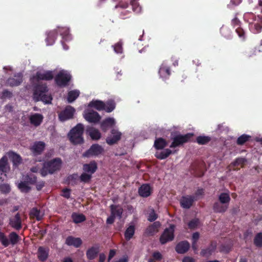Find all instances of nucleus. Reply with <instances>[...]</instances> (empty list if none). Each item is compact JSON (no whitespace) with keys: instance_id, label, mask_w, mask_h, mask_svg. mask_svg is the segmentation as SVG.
I'll return each mask as SVG.
<instances>
[{"instance_id":"dca6fc26","label":"nucleus","mask_w":262,"mask_h":262,"mask_svg":"<svg viewBox=\"0 0 262 262\" xmlns=\"http://www.w3.org/2000/svg\"><path fill=\"white\" fill-rule=\"evenodd\" d=\"M152 192V188L149 184L142 185L138 189V193L140 196L142 198H147Z\"/></svg>"},{"instance_id":"09e8293b","label":"nucleus","mask_w":262,"mask_h":262,"mask_svg":"<svg viewBox=\"0 0 262 262\" xmlns=\"http://www.w3.org/2000/svg\"><path fill=\"white\" fill-rule=\"evenodd\" d=\"M257 51L259 52H261V50L260 49L257 50L256 48L250 49L245 52V55L246 57L247 58H250L256 56Z\"/></svg>"},{"instance_id":"ea45409f","label":"nucleus","mask_w":262,"mask_h":262,"mask_svg":"<svg viewBox=\"0 0 262 262\" xmlns=\"http://www.w3.org/2000/svg\"><path fill=\"white\" fill-rule=\"evenodd\" d=\"M135 228L134 225H130L125 230L124 237L126 241L130 240L135 234Z\"/></svg>"},{"instance_id":"7c9ffc66","label":"nucleus","mask_w":262,"mask_h":262,"mask_svg":"<svg viewBox=\"0 0 262 262\" xmlns=\"http://www.w3.org/2000/svg\"><path fill=\"white\" fill-rule=\"evenodd\" d=\"M89 106L91 107H94L97 110L100 111L104 110L105 106V103L100 100H94L91 101L89 104Z\"/></svg>"},{"instance_id":"4468645a","label":"nucleus","mask_w":262,"mask_h":262,"mask_svg":"<svg viewBox=\"0 0 262 262\" xmlns=\"http://www.w3.org/2000/svg\"><path fill=\"white\" fill-rule=\"evenodd\" d=\"M84 119L90 123H98L100 119L101 116L95 111H91L84 115Z\"/></svg>"},{"instance_id":"3c124183","label":"nucleus","mask_w":262,"mask_h":262,"mask_svg":"<svg viewBox=\"0 0 262 262\" xmlns=\"http://www.w3.org/2000/svg\"><path fill=\"white\" fill-rule=\"evenodd\" d=\"M116 104L113 100H110L106 102L105 104V110L107 113L112 112L115 108Z\"/></svg>"},{"instance_id":"a211bd4d","label":"nucleus","mask_w":262,"mask_h":262,"mask_svg":"<svg viewBox=\"0 0 262 262\" xmlns=\"http://www.w3.org/2000/svg\"><path fill=\"white\" fill-rule=\"evenodd\" d=\"M216 248V242L211 241L209 246L201 250L200 254L203 257H208L212 255Z\"/></svg>"},{"instance_id":"a878e982","label":"nucleus","mask_w":262,"mask_h":262,"mask_svg":"<svg viewBox=\"0 0 262 262\" xmlns=\"http://www.w3.org/2000/svg\"><path fill=\"white\" fill-rule=\"evenodd\" d=\"M43 119L42 115L38 113H35L30 116L29 120L31 124L35 126H38L42 123Z\"/></svg>"},{"instance_id":"e2e57ef3","label":"nucleus","mask_w":262,"mask_h":262,"mask_svg":"<svg viewBox=\"0 0 262 262\" xmlns=\"http://www.w3.org/2000/svg\"><path fill=\"white\" fill-rule=\"evenodd\" d=\"M246 161V160L244 158H237L233 163L232 164L233 166H238L241 165V166H243V165L244 164L245 162Z\"/></svg>"},{"instance_id":"58836bf2","label":"nucleus","mask_w":262,"mask_h":262,"mask_svg":"<svg viewBox=\"0 0 262 262\" xmlns=\"http://www.w3.org/2000/svg\"><path fill=\"white\" fill-rule=\"evenodd\" d=\"M30 216L31 219L35 218L37 221H41L42 219V215H40V211L37 208H33L30 212Z\"/></svg>"},{"instance_id":"9d476101","label":"nucleus","mask_w":262,"mask_h":262,"mask_svg":"<svg viewBox=\"0 0 262 262\" xmlns=\"http://www.w3.org/2000/svg\"><path fill=\"white\" fill-rule=\"evenodd\" d=\"M54 78V74L52 71H46L43 72L41 71H37L35 75L32 77L33 80L37 81L39 80H46L49 81L53 79Z\"/></svg>"},{"instance_id":"5701e85b","label":"nucleus","mask_w":262,"mask_h":262,"mask_svg":"<svg viewBox=\"0 0 262 262\" xmlns=\"http://www.w3.org/2000/svg\"><path fill=\"white\" fill-rule=\"evenodd\" d=\"M98 168L97 164L95 161H91L89 163L83 165V170L84 172L91 174L95 173Z\"/></svg>"},{"instance_id":"f8f14e48","label":"nucleus","mask_w":262,"mask_h":262,"mask_svg":"<svg viewBox=\"0 0 262 262\" xmlns=\"http://www.w3.org/2000/svg\"><path fill=\"white\" fill-rule=\"evenodd\" d=\"M23 81V75L18 73L15 74L13 77H10L7 80L8 84L11 87L19 85Z\"/></svg>"},{"instance_id":"79ce46f5","label":"nucleus","mask_w":262,"mask_h":262,"mask_svg":"<svg viewBox=\"0 0 262 262\" xmlns=\"http://www.w3.org/2000/svg\"><path fill=\"white\" fill-rule=\"evenodd\" d=\"M72 219L75 223H80L86 220V217L83 214H78L76 213H73L72 214Z\"/></svg>"},{"instance_id":"6e6d98bb","label":"nucleus","mask_w":262,"mask_h":262,"mask_svg":"<svg viewBox=\"0 0 262 262\" xmlns=\"http://www.w3.org/2000/svg\"><path fill=\"white\" fill-rule=\"evenodd\" d=\"M235 32L238 35V37L243 41H244L246 39V32L241 27H238L235 29Z\"/></svg>"},{"instance_id":"864d4df0","label":"nucleus","mask_w":262,"mask_h":262,"mask_svg":"<svg viewBox=\"0 0 262 262\" xmlns=\"http://www.w3.org/2000/svg\"><path fill=\"white\" fill-rule=\"evenodd\" d=\"M220 32L225 38L229 39L231 37V31L226 27H222L220 29Z\"/></svg>"},{"instance_id":"bb28decb","label":"nucleus","mask_w":262,"mask_h":262,"mask_svg":"<svg viewBox=\"0 0 262 262\" xmlns=\"http://www.w3.org/2000/svg\"><path fill=\"white\" fill-rule=\"evenodd\" d=\"M228 207L227 205L217 201L213 204L212 209L215 213H223L227 210Z\"/></svg>"},{"instance_id":"20e7f679","label":"nucleus","mask_w":262,"mask_h":262,"mask_svg":"<svg viewBox=\"0 0 262 262\" xmlns=\"http://www.w3.org/2000/svg\"><path fill=\"white\" fill-rule=\"evenodd\" d=\"M62 164V160L59 158H56L44 163L43 167L41 170L42 176H46L48 173L53 174L56 171L59 170Z\"/></svg>"},{"instance_id":"aec40b11","label":"nucleus","mask_w":262,"mask_h":262,"mask_svg":"<svg viewBox=\"0 0 262 262\" xmlns=\"http://www.w3.org/2000/svg\"><path fill=\"white\" fill-rule=\"evenodd\" d=\"M65 243L68 246H72L75 248H79L82 245V241L79 237H75L73 236H69L67 237Z\"/></svg>"},{"instance_id":"49530a36","label":"nucleus","mask_w":262,"mask_h":262,"mask_svg":"<svg viewBox=\"0 0 262 262\" xmlns=\"http://www.w3.org/2000/svg\"><path fill=\"white\" fill-rule=\"evenodd\" d=\"M92 176L91 174L83 172L79 177V180L81 182L84 183H89L92 179Z\"/></svg>"},{"instance_id":"a19ab883","label":"nucleus","mask_w":262,"mask_h":262,"mask_svg":"<svg viewBox=\"0 0 262 262\" xmlns=\"http://www.w3.org/2000/svg\"><path fill=\"white\" fill-rule=\"evenodd\" d=\"M18 188L22 192L27 193L31 190V187L29 186L28 183L24 180V181H21L18 184Z\"/></svg>"},{"instance_id":"39448f33","label":"nucleus","mask_w":262,"mask_h":262,"mask_svg":"<svg viewBox=\"0 0 262 262\" xmlns=\"http://www.w3.org/2000/svg\"><path fill=\"white\" fill-rule=\"evenodd\" d=\"M194 136L193 133H187L185 135H177L172 138V142L169 146L171 148H174L188 142Z\"/></svg>"},{"instance_id":"0eeeda50","label":"nucleus","mask_w":262,"mask_h":262,"mask_svg":"<svg viewBox=\"0 0 262 262\" xmlns=\"http://www.w3.org/2000/svg\"><path fill=\"white\" fill-rule=\"evenodd\" d=\"M175 225L171 224L168 228H166L160 237V242L164 245L167 242L173 241L174 239V232Z\"/></svg>"},{"instance_id":"e433bc0d","label":"nucleus","mask_w":262,"mask_h":262,"mask_svg":"<svg viewBox=\"0 0 262 262\" xmlns=\"http://www.w3.org/2000/svg\"><path fill=\"white\" fill-rule=\"evenodd\" d=\"M89 134L93 140H97L101 137V134L98 129L90 127L88 129Z\"/></svg>"},{"instance_id":"473e14b6","label":"nucleus","mask_w":262,"mask_h":262,"mask_svg":"<svg viewBox=\"0 0 262 262\" xmlns=\"http://www.w3.org/2000/svg\"><path fill=\"white\" fill-rule=\"evenodd\" d=\"M111 214L114 215L115 217L118 216L121 217L123 213V209L116 205H111L110 206Z\"/></svg>"},{"instance_id":"052dcab7","label":"nucleus","mask_w":262,"mask_h":262,"mask_svg":"<svg viewBox=\"0 0 262 262\" xmlns=\"http://www.w3.org/2000/svg\"><path fill=\"white\" fill-rule=\"evenodd\" d=\"M138 0H132L130 1V5L132 6L133 10L135 12H138L141 10V7L137 2Z\"/></svg>"},{"instance_id":"de8ad7c7","label":"nucleus","mask_w":262,"mask_h":262,"mask_svg":"<svg viewBox=\"0 0 262 262\" xmlns=\"http://www.w3.org/2000/svg\"><path fill=\"white\" fill-rule=\"evenodd\" d=\"M24 180L28 184L34 185L37 182V177L34 174H27Z\"/></svg>"},{"instance_id":"338daca9","label":"nucleus","mask_w":262,"mask_h":262,"mask_svg":"<svg viewBox=\"0 0 262 262\" xmlns=\"http://www.w3.org/2000/svg\"><path fill=\"white\" fill-rule=\"evenodd\" d=\"M71 189L68 188H66L62 189V194L61 195L66 198V199H69L70 198L71 195Z\"/></svg>"},{"instance_id":"9b49d317","label":"nucleus","mask_w":262,"mask_h":262,"mask_svg":"<svg viewBox=\"0 0 262 262\" xmlns=\"http://www.w3.org/2000/svg\"><path fill=\"white\" fill-rule=\"evenodd\" d=\"M111 133V135L106 138V142L110 145H113L121 139L122 134L115 128H113Z\"/></svg>"},{"instance_id":"c756f323","label":"nucleus","mask_w":262,"mask_h":262,"mask_svg":"<svg viewBox=\"0 0 262 262\" xmlns=\"http://www.w3.org/2000/svg\"><path fill=\"white\" fill-rule=\"evenodd\" d=\"M160 226L161 224L159 222H155L146 228V233L148 235H153L156 232L158 231V229Z\"/></svg>"},{"instance_id":"ddd939ff","label":"nucleus","mask_w":262,"mask_h":262,"mask_svg":"<svg viewBox=\"0 0 262 262\" xmlns=\"http://www.w3.org/2000/svg\"><path fill=\"white\" fill-rule=\"evenodd\" d=\"M195 197L193 195L183 196L180 201L181 206L184 209H189L193 205Z\"/></svg>"},{"instance_id":"4be33fe9","label":"nucleus","mask_w":262,"mask_h":262,"mask_svg":"<svg viewBox=\"0 0 262 262\" xmlns=\"http://www.w3.org/2000/svg\"><path fill=\"white\" fill-rule=\"evenodd\" d=\"M9 225L13 228L17 230H19L21 228V220L20 214L19 213H17L15 215L14 218L11 219L10 220Z\"/></svg>"},{"instance_id":"f03ea898","label":"nucleus","mask_w":262,"mask_h":262,"mask_svg":"<svg viewBox=\"0 0 262 262\" xmlns=\"http://www.w3.org/2000/svg\"><path fill=\"white\" fill-rule=\"evenodd\" d=\"M244 20L249 23L250 28L254 30V33H257L262 29V15L257 16L252 12H246L244 15Z\"/></svg>"},{"instance_id":"423d86ee","label":"nucleus","mask_w":262,"mask_h":262,"mask_svg":"<svg viewBox=\"0 0 262 262\" xmlns=\"http://www.w3.org/2000/svg\"><path fill=\"white\" fill-rule=\"evenodd\" d=\"M71 79V75L64 70L60 71L55 77V83L59 87L68 85Z\"/></svg>"},{"instance_id":"2eb2a0df","label":"nucleus","mask_w":262,"mask_h":262,"mask_svg":"<svg viewBox=\"0 0 262 262\" xmlns=\"http://www.w3.org/2000/svg\"><path fill=\"white\" fill-rule=\"evenodd\" d=\"M9 169L10 167L8 159L6 156H4L0 159V176L4 173L5 176H6V173L9 171ZM0 180L1 181H4L1 176H0Z\"/></svg>"},{"instance_id":"c03bdc74","label":"nucleus","mask_w":262,"mask_h":262,"mask_svg":"<svg viewBox=\"0 0 262 262\" xmlns=\"http://www.w3.org/2000/svg\"><path fill=\"white\" fill-rule=\"evenodd\" d=\"M79 92L78 91H71L68 93V101L69 103H71L73 102L74 100L76 99V98L79 96Z\"/></svg>"},{"instance_id":"69168bd1","label":"nucleus","mask_w":262,"mask_h":262,"mask_svg":"<svg viewBox=\"0 0 262 262\" xmlns=\"http://www.w3.org/2000/svg\"><path fill=\"white\" fill-rule=\"evenodd\" d=\"M113 47H114V50L116 53L119 54L122 53L123 49L121 43L117 42Z\"/></svg>"},{"instance_id":"f257e3e1","label":"nucleus","mask_w":262,"mask_h":262,"mask_svg":"<svg viewBox=\"0 0 262 262\" xmlns=\"http://www.w3.org/2000/svg\"><path fill=\"white\" fill-rule=\"evenodd\" d=\"M48 88L46 83L36 84L34 87V96L37 101H41L45 104L51 103L52 97L47 94Z\"/></svg>"},{"instance_id":"680f3d73","label":"nucleus","mask_w":262,"mask_h":262,"mask_svg":"<svg viewBox=\"0 0 262 262\" xmlns=\"http://www.w3.org/2000/svg\"><path fill=\"white\" fill-rule=\"evenodd\" d=\"M13 97V94L8 90H4L2 93L1 98L4 99L6 98H11Z\"/></svg>"},{"instance_id":"6ab92c4d","label":"nucleus","mask_w":262,"mask_h":262,"mask_svg":"<svg viewBox=\"0 0 262 262\" xmlns=\"http://www.w3.org/2000/svg\"><path fill=\"white\" fill-rule=\"evenodd\" d=\"M190 248V244L187 241H183L179 242L176 246V251L178 253L184 254L187 252Z\"/></svg>"},{"instance_id":"4d7b16f0","label":"nucleus","mask_w":262,"mask_h":262,"mask_svg":"<svg viewBox=\"0 0 262 262\" xmlns=\"http://www.w3.org/2000/svg\"><path fill=\"white\" fill-rule=\"evenodd\" d=\"M60 35L62 36V38L68 41L71 39L70 35L69 34V30L66 28H62L59 30Z\"/></svg>"},{"instance_id":"72a5a7b5","label":"nucleus","mask_w":262,"mask_h":262,"mask_svg":"<svg viewBox=\"0 0 262 262\" xmlns=\"http://www.w3.org/2000/svg\"><path fill=\"white\" fill-rule=\"evenodd\" d=\"M9 243L14 246L17 244L20 240L21 237L15 232H11L9 234Z\"/></svg>"},{"instance_id":"7ed1b4c3","label":"nucleus","mask_w":262,"mask_h":262,"mask_svg":"<svg viewBox=\"0 0 262 262\" xmlns=\"http://www.w3.org/2000/svg\"><path fill=\"white\" fill-rule=\"evenodd\" d=\"M83 133V125L81 123H78L70 130L68 136L72 144L74 145L81 144L84 142Z\"/></svg>"},{"instance_id":"4c0bfd02","label":"nucleus","mask_w":262,"mask_h":262,"mask_svg":"<svg viewBox=\"0 0 262 262\" xmlns=\"http://www.w3.org/2000/svg\"><path fill=\"white\" fill-rule=\"evenodd\" d=\"M11 161L13 163V166L16 167L22 162V159L20 155L12 152L10 156Z\"/></svg>"},{"instance_id":"603ef678","label":"nucleus","mask_w":262,"mask_h":262,"mask_svg":"<svg viewBox=\"0 0 262 262\" xmlns=\"http://www.w3.org/2000/svg\"><path fill=\"white\" fill-rule=\"evenodd\" d=\"M78 176L77 173H74L69 176L67 178V181L72 186H75L77 184V180Z\"/></svg>"},{"instance_id":"bf43d9fd","label":"nucleus","mask_w":262,"mask_h":262,"mask_svg":"<svg viewBox=\"0 0 262 262\" xmlns=\"http://www.w3.org/2000/svg\"><path fill=\"white\" fill-rule=\"evenodd\" d=\"M199 223V219H194L189 222V223H188V227L190 229H194L198 227Z\"/></svg>"},{"instance_id":"2f4dec72","label":"nucleus","mask_w":262,"mask_h":262,"mask_svg":"<svg viewBox=\"0 0 262 262\" xmlns=\"http://www.w3.org/2000/svg\"><path fill=\"white\" fill-rule=\"evenodd\" d=\"M167 145V141L162 138H157L154 142V147L158 150L163 149Z\"/></svg>"},{"instance_id":"774afa93","label":"nucleus","mask_w":262,"mask_h":262,"mask_svg":"<svg viewBox=\"0 0 262 262\" xmlns=\"http://www.w3.org/2000/svg\"><path fill=\"white\" fill-rule=\"evenodd\" d=\"M241 22L240 20L237 18L236 17V15L234 17V18H233L231 20V25L232 26L235 28L238 27H241Z\"/></svg>"},{"instance_id":"8fccbe9b","label":"nucleus","mask_w":262,"mask_h":262,"mask_svg":"<svg viewBox=\"0 0 262 262\" xmlns=\"http://www.w3.org/2000/svg\"><path fill=\"white\" fill-rule=\"evenodd\" d=\"M253 243L256 247H262V232H259L256 234Z\"/></svg>"},{"instance_id":"c85d7f7f","label":"nucleus","mask_w":262,"mask_h":262,"mask_svg":"<svg viewBox=\"0 0 262 262\" xmlns=\"http://www.w3.org/2000/svg\"><path fill=\"white\" fill-rule=\"evenodd\" d=\"M99 253V248L95 247H92L90 248L86 252L87 258L89 260H93L97 256Z\"/></svg>"},{"instance_id":"cd10ccee","label":"nucleus","mask_w":262,"mask_h":262,"mask_svg":"<svg viewBox=\"0 0 262 262\" xmlns=\"http://www.w3.org/2000/svg\"><path fill=\"white\" fill-rule=\"evenodd\" d=\"M159 73L163 78H168L171 74L170 67L163 63L160 67Z\"/></svg>"},{"instance_id":"13d9d810","label":"nucleus","mask_w":262,"mask_h":262,"mask_svg":"<svg viewBox=\"0 0 262 262\" xmlns=\"http://www.w3.org/2000/svg\"><path fill=\"white\" fill-rule=\"evenodd\" d=\"M11 188L8 184H3L0 185V191L4 194L9 193L10 192Z\"/></svg>"},{"instance_id":"f704fd0d","label":"nucleus","mask_w":262,"mask_h":262,"mask_svg":"<svg viewBox=\"0 0 262 262\" xmlns=\"http://www.w3.org/2000/svg\"><path fill=\"white\" fill-rule=\"evenodd\" d=\"M57 36V32L53 30L49 32L46 39L47 45H52L54 43Z\"/></svg>"},{"instance_id":"b1692460","label":"nucleus","mask_w":262,"mask_h":262,"mask_svg":"<svg viewBox=\"0 0 262 262\" xmlns=\"http://www.w3.org/2000/svg\"><path fill=\"white\" fill-rule=\"evenodd\" d=\"M177 151V150H171L169 148H166L162 151H157L155 156L158 159L164 160L168 158L171 154H176Z\"/></svg>"},{"instance_id":"393cba45","label":"nucleus","mask_w":262,"mask_h":262,"mask_svg":"<svg viewBox=\"0 0 262 262\" xmlns=\"http://www.w3.org/2000/svg\"><path fill=\"white\" fill-rule=\"evenodd\" d=\"M115 121L113 118H107L102 121L100 124V127L102 130L106 132L110 128L115 125Z\"/></svg>"},{"instance_id":"37998d69","label":"nucleus","mask_w":262,"mask_h":262,"mask_svg":"<svg viewBox=\"0 0 262 262\" xmlns=\"http://www.w3.org/2000/svg\"><path fill=\"white\" fill-rule=\"evenodd\" d=\"M211 141V138L209 136H199L196 138V142L199 145H205Z\"/></svg>"},{"instance_id":"f3484780","label":"nucleus","mask_w":262,"mask_h":262,"mask_svg":"<svg viewBox=\"0 0 262 262\" xmlns=\"http://www.w3.org/2000/svg\"><path fill=\"white\" fill-rule=\"evenodd\" d=\"M45 148V143L42 141H36L30 148L31 151L35 155H40Z\"/></svg>"},{"instance_id":"412c9836","label":"nucleus","mask_w":262,"mask_h":262,"mask_svg":"<svg viewBox=\"0 0 262 262\" xmlns=\"http://www.w3.org/2000/svg\"><path fill=\"white\" fill-rule=\"evenodd\" d=\"M49 250L48 247H39L37 253L38 259L41 261H46L49 257Z\"/></svg>"},{"instance_id":"a18cd8bd","label":"nucleus","mask_w":262,"mask_h":262,"mask_svg":"<svg viewBox=\"0 0 262 262\" xmlns=\"http://www.w3.org/2000/svg\"><path fill=\"white\" fill-rule=\"evenodd\" d=\"M250 138V136L246 134H243L237 138L236 143L238 145H242L249 141Z\"/></svg>"},{"instance_id":"5fc2aeb1","label":"nucleus","mask_w":262,"mask_h":262,"mask_svg":"<svg viewBox=\"0 0 262 262\" xmlns=\"http://www.w3.org/2000/svg\"><path fill=\"white\" fill-rule=\"evenodd\" d=\"M0 242L4 247H7L9 245V240L5 234L0 231Z\"/></svg>"},{"instance_id":"1a4fd4ad","label":"nucleus","mask_w":262,"mask_h":262,"mask_svg":"<svg viewBox=\"0 0 262 262\" xmlns=\"http://www.w3.org/2000/svg\"><path fill=\"white\" fill-rule=\"evenodd\" d=\"M104 151L103 148L98 144H93L90 148L83 154V156L89 157L91 156H98Z\"/></svg>"},{"instance_id":"0e129e2a","label":"nucleus","mask_w":262,"mask_h":262,"mask_svg":"<svg viewBox=\"0 0 262 262\" xmlns=\"http://www.w3.org/2000/svg\"><path fill=\"white\" fill-rule=\"evenodd\" d=\"M158 218V215L154 209L149 213L148 215V220L150 222H154Z\"/></svg>"},{"instance_id":"c9c22d12","label":"nucleus","mask_w":262,"mask_h":262,"mask_svg":"<svg viewBox=\"0 0 262 262\" xmlns=\"http://www.w3.org/2000/svg\"><path fill=\"white\" fill-rule=\"evenodd\" d=\"M219 201L229 206L231 198L228 192H222L219 195Z\"/></svg>"},{"instance_id":"6e6552de","label":"nucleus","mask_w":262,"mask_h":262,"mask_svg":"<svg viewBox=\"0 0 262 262\" xmlns=\"http://www.w3.org/2000/svg\"><path fill=\"white\" fill-rule=\"evenodd\" d=\"M75 109L71 105L67 106L65 108L58 114L60 121H65L73 118Z\"/></svg>"}]
</instances>
